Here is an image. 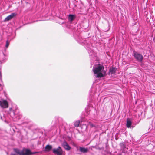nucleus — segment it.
I'll use <instances>...</instances> for the list:
<instances>
[{
	"label": "nucleus",
	"mask_w": 155,
	"mask_h": 155,
	"mask_svg": "<svg viewBox=\"0 0 155 155\" xmlns=\"http://www.w3.org/2000/svg\"><path fill=\"white\" fill-rule=\"evenodd\" d=\"M1 77V73L0 72V77Z\"/></svg>",
	"instance_id": "18"
},
{
	"label": "nucleus",
	"mask_w": 155,
	"mask_h": 155,
	"mask_svg": "<svg viewBox=\"0 0 155 155\" xmlns=\"http://www.w3.org/2000/svg\"><path fill=\"white\" fill-rule=\"evenodd\" d=\"M134 56L139 61H142L143 58V56L140 54L136 52H134Z\"/></svg>",
	"instance_id": "3"
},
{
	"label": "nucleus",
	"mask_w": 155,
	"mask_h": 155,
	"mask_svg": "<svg viewBox=\"0 0 155 155\" xmlns=\"http://www.w3.org/2000/svg\"><path fill=\"white\" fill-rule=\"evenodd\" d=\"M0 106L3 108H7L8 107V104L6 101L2 100L0 101Z\"/></svg>",
	"instance_id": "5"
},
{
	"label": "nucleus",
	"mask_w": 155,
	"mask_h": 155,
	"mask_svg": "<svg viewBox=\"0 0 155 155\" xmlns=\"http://www.w3.org/2000/svg\"><path fill=\"white\" fill-rule=\"evenodd\" d=\"M89 125L91 127H93L94 126V125L93 124L91 123H89Z\"/></svg>",
	"instance_id": "16"
},
{
	"label": "nucleus",
	"mask_w": 155,
	"mask_h": 155,
	"mask_svg": "<svg viewBox=\"0 0 155 155\" xmlns=\"http://www.w3.org/2000/svg\"><path fill=\"white\" fill-rule=\"evenodd\" d=\"M62 145L64 148L67 150H69L71 149V147L66 141H64L62 143Z\"/></svg>",
	"instance_id": "7"
},
{
	"label": "nucleus",
	"mask_w": 155,
	"mask_h": 155,
	"mask_svg": "<svg viewBox=\"0 0 155 155\" xmlns=\"http://www.w3.org/2000/svg\"><path fill=\"white\" fill-rule=\"evenodd\" d=\"M1 85H2V84H0V86H1Z\"/></svg>",
	"instance_id": "21"
},
{
	"label": "nucleus",
	"mask_w": 155,
	"mask_h": 155,
	"mask_svg": "<svg viewBox=\"0 0 155 155\" xmlns=\"http://www.w3.org/2000/svg\"><path fill=\"white\" fill-rule=\"evenodd\" d=\"M11 155H16V154H15L11 153Z\"/></svg>",
	"instance_id": "17"
},
{
	"label": "nucleus",
	"mask_w": 155,
	"mask_h": 155,
	"mask_svg": "<svg viewBox=\"0 0 155 155\" xmlns=\"http://www.w3.org/2000/svg\"><path fill=\"white\" fill-rule=\"evenodd\" d=\"M120 146L122 148H123L124 147V143H120Z\"/></svg>",
	"instance_id": "15"
},
{
	"label": "nucleus",
	"mask_w": 155,
	"mask_h": 155,
	"mask_svg": "<svg viewBox=\"0 0 155 155\" xmlns=\"http://www.w3.org/2000/svg\"><path fill=\"white\" fill-rule=\"evenodd\" d=\"M80 150L81 152L86 153L88 151V149L86 148L81 147H80Z\"/></svg>",
	"instance_id": "10"
},
{
	"label": "nucleus",
	"mask_w": 155,
	"mask_h": 155,
	"mask_svg": "<svg viewBox=\"0 0 155 155\" xmlns=\"http://www.w3.org/2000/svg\"><path fill=\"white\" fill-rule=\"evenodd\" d=\"M52 148V146L49 145H47L45 147V151L49 152L50 151Z\"/></svg>",
	"instance_id": "9"
},
{
	"label": "nucleus",
	"mask_w": 155,
	"mask_h": 155,
	"mask_svg": "<svg viewBox=\"0 0 155 155\" xmlns=\"http://www.w3.org/2000/svg\"><path fill=\"white\" fill-rule=\"evenodd\" d=\"M1 61H0V64H1Z\"/></svg>",
	"instance_id": "20"
},
{
	"label": "nucleus",
	"mask_w": 155,
	"mask_h": 155,
	"mask_svg": "<svg viewBox=\"0 0 155 155\" xmlns=\"http://www.w3.org/2000/svg\"><path fill=\"white\" fill-rule=\"evenodd\" d=\"M12 108H10V110H12Z\"/></svg>",
	"instance_id": "19"
},
{
	"label": "nucleus",
	"mask_w": 155,
	"mask_h": 155,
	"mask_svg": "<svg viewBox=\"0 0 155 155\" xmlns=\"http://www.w3.org/2000/svg\"><path fill=\"white\" fill-rule=\"evenodd\" d=\"M80 122L79 121H77L75 122L74 124V125L75 127H78L79 126Z\"/></svg>",
	"instance_id": "13"
},
{
	"label": "nucleus",
	"mask_w": 155,
	"mask_h": 155,
	"mask_svg": "<svg viewBox=\"0 0 155 155\" xmlns=\"http://www.w3.org/2000/svg\"><path fill=\"white\" fill-rule=\"evenodd\" d=\"M69 20L72 21L75 18V16L74 15H69L68 17Z\"/></svg>",
	"instance_id": "11"
},
{
	"label": "nucleus",
	"mask_w": 155,
	"mask_h": 155,
	"mask_svg": "<svg viewBox=\"0 0 155 155\" xmlns=\"http://www.w3.org/2000/svg\"><path fill=\"white\" fill-rule=\"evenodd\" d=\"M9 45V42H8V41H6V44L5 45V47L6 48H8Z\"/></svg>",
	"instance_id": "14"
},
{
	"label": "nucleus",
	"mask_w": 155,
	"mask_h": 155,
	"mask_svg": "<svg viewBox=\"0 0 155 155\" xmlns=\"http://www.w3.org/2000/svg\"><path fill=\"white\" fill-rule=\"evenodd\" d=\"M16 15V14L15 13H12L11 15L7 17L5 19V21H8L12 19Z\"/></svg>",
	"instance_id": "6"
},
{
	"label": "nucleus",
	"mask_w": 155,
	"mask_h": 155,
	"mask_svg": "<svg viewBox=\"0 0 155 155\" xmlns=\"http://www.w3.org/2000/svg\"><path fill=\"white\" fill-rule=\"evenodd\" d=\"M53 152L57 155H62L63 151L61 148L59 147L57 148H54L53 150Z\"/></svg>",
	"instance_id": "4"
},
{
	"label": "nucleus",
	"mask_w": 155,
	"mask_h": 155,
	"mask_svg": "<svg viewBox=\"0 0 155 155\" xmlns=\"http://www.w3.org/2000/svg\"><path fill=\"white\" fill-rule=\"evenodd\" d=\"M132 124V122L130 119L127 118V120L126 126L128 128H130L131 127Z\"/></svg>",
	"instance_id": "8"
},
{
	"label": "nucleus",
	"mask_w": 155,
	"mask_h": 155,
	"mask_svg": "<svg viewBox=\"0 0 155 155\" xmlns=\"http://www.w3.org/2000/svg\"><path fill=\"white\" fill-rule=\"evenodd\" d=\"M14 151L19 155H31L37 153L36 152H31L30 150L25 148H24L21 150L18 149H15Z\"/></svg>",
	"instance_id": "2"
},
{
	"label": "nucleus",
	"mask_w": 155,
	"mask_h": 155,
	"mask_svg": "<svg viewBox=\"0 0 155 155\" xmlns=\"http://www.w3.org/2000/svg\"><path fill=\"white\" fill-rule=\"evenodd\" d=\"M93 71L96 78L102 77L106 75V71L104 70V67L100 64L94 65Z\"/></svg>",
	"instance_id": "1"
},
{
	"label": "nucleus",
	"mask_w": 155,
	"mask_h": 155,
	"mask_svg": "<svg viewBox=\"0 0 155 155\" xmlns=\"http://www.w3.org/2000/svg\"><path fill=\"white\" fill-rule=\"evenodd\" d=\"M116 71V69L114 68H110L109 71V73L110 74H113L115 73Z\"/></svg>",
	"instance_id": "12"
}]
</instances>
